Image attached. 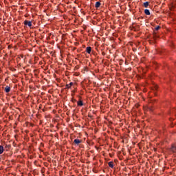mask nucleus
<instances>
[{"label":"nucleus","mask_w":176,"mask_h":176,"mask_svg":"<svg viewBox=\"0 0 176 176\" xmlns=\"http://www.w3.org/2000/svg\"><path fill=\"white\" fill-rule=\"evenodd\" d=\"M170 151L173 152V153H176V143L172 144V146L170 148Z\"/></svg>","instance_id":"1"},{"label":"nucleus","mask_w":176,"mask_h":176,"mask_svg":"<svg viewBox=\"0 0 176 176\" xmlns=\"http://www.w3.org/2000/svg\"><path fill=\"white\" fill-rule=\"evenodd\" d=\"M24 25H28V27H32V22L25 20Z\"/></svg>","instance_id":"2"},{"label":"nucleus","mask_w":176,"mask_h":176,"mask_svg":"<svg viewBox=\"0 0 176 176\" xmlns=\"http://www.w3.org/2000/svg\"><path fill=\"white\" fill-rule=\"evenodd\" d=\"M101 6V3L100 1H97L95 4V8L96 9H98V8H100Z\"/></svg>","instance_id":"3"},{"label":"nucleus","mask_w":176,"mask_h":176,"mask_svg":"<svg viewBox=\"0 0 176 176\" xmlns=\"http://www.w3.org/2000/svg\"><path fill=\"white\" fill-rule=\"evenodd\" d=\"M86 52L88 53V54H90V53H91V47H87Z\"/></svg>","instance_id":"4"},{"label":"nucleus","mask_w":176,"mask_h":176,"mask_svg":"<svg viewBox=\"0 0 176 176\" xmlns=\"http://www.w3.org/2000/svg\"><path fill=\"white\" fill-rule=\"evenodd\" d=\"M77 105H78V107H83V101H82V100H78V101L77 102Z\"/></svg>","instance_id":"5"},{"label":"nucleus","mask_w":176,"mask_h":176,"mask_svg":"<svg viewBox=\"0 0 176 176\" xmlns=\"http://www.w3.org/2000/svg\"><path fill=\"white\" fill-rule=\"evenodd\" d=\"M144 13L146 16H151V12L148 9L144 10Z\"/></svg>","instance_id":"6"},{"label":"nucleus","mask_w":176,"mask_h":176,"mask_svg":"<svg viewBox=\"0 0 176 176\" xmlns=\"http://www.w3.org/2000/svg\"><path fill=\"white\" fill-rule=\"evenodd\" d=\"M72 86H74V82H70L69 84H67L66 89H71Z\"/></svg>","instance_id":"7"},{"label":"nucleus","mask_w":176,"mask_h":176,"mask_svg":"<svg viewBox=\"0 0 176 176\" xmlns=\"http://www.w3.org/2000/svg\"><path fill=\"white\" fill-rule=\"evenodd\" d=\"M80 142H82V141L79 139L74 140V144H76V145H78V144H80Z\"/></svg>","instance_id":"8"},{"label":"nucleus","mask_w":176,"mask_h":176,"mask_svg":"<svg viewBox=\"0 0 176 176\" xmlns=\"http://www.w3.org/2000/svg\"><path fill=\"white\" fill-rule=\"evenodd\" d=\"M6 93H9L10 91V87L6 86L5 88Z\"/></svg>","instance_id":"9"},{"label":"nucleus","mask_w":176,"mask_h":176,"mask_svg":"<svg viewBox=\"0 0 176 176\" xmlns=\"http://www.w3.org/2000/svg\"><path fill=\"white\" fill-rule=\"evenodd\" d=\"M108 164H109V166L111 167V168H113V166H114L113 162H109Z\"/></svg>","instance_id":"10"},{"label":"nucleus","mask_w":176,"mask_h":176,"mask_svg":"<svg viewBox=\"0 0 176 176\" xmlns=\"http://www.w3.org/2000/svg\"><path fill=\"white\" fill-rule=\"evenodd\" d=\"M3 153V146L0 145V155Z\"/></svg>","instance_id":"11"},{"label":"nucleus","mask_w":176,"mask_h":176,"mask_svg":"<svg viewBox=\"0 0 176 176\" xmlns=\"http://www.w3.org/2000/svg\"><path fill=\"white\" fill-rule=\"evenodd\" d=\"M144 8H148V6H149V2L146 1L143 3Z\"/></svg>","instance_id":"12"},{"label":"nucleus","mask_w":176,"mask_h":176,"mask_svg":"<svg viewBox=\"0 0 176 176\" xmlns=\"http://www.w3.org/2000/svg\"><path fill=\"white\" fill-rule=\"evenodd\" d=\"M155 31H159V30H160V26L158 25V26L155 27Z\"/></svg>","instance_id":"13"},{"label":"nucleus","mask_w":176,"mask_h":176,"mask_svg":"<svg viewBox=\"0 0 176 176\" xmlns=\"http://www.w3.org/2000/svg\"><path fill=\"white\" fill-rule=\"evenodd\" d=\"M159 89V87L157 85H155V90H157Z\"/></svg>","instance_id":"14"},{"label":"nucleus","mask_w":176,"mask_h":176,"mask_svg":"<svg viewBox=\"0 0 176 176\" xmlns=\"http://www.w3.org/2000/svg\"><path fill=\"white\" fill-rule=\"evenodd\" d=\"M149 109V111H152V109Z\"/></svg>","instance_id":"15"}]
</instances>
